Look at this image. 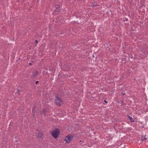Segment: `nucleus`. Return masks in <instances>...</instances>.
<instances>
[{"label": "nucleus", "instance_id": "nucleus-1", "mask_svg": "<svg viewBox=\"0 0 148 148\" xmlns=\"http://www.w3.org/2000/svg\"><path fill=\"white\" fill-rule=\"evenodd\" d=\"M59 130L58 129H56L51 132V134L54 138H56L59 136Z\"/></svg>", "mask_w": 148, "mask_h": 148}, {"label": "nucleus", "instance_id": "nucleus-2", "mask_svg": "<svg viewBox=\"0 0 148 148\" xmlns=\"http://www.w3.org/2000/svg\"><path fill=\"white\" fill-rule=\"evenodd\" d=\"M55 103L57 106H60L63 103V101L60 97H56L55 99Z\"/></svg>", "mask_w": 148, "mask_h": 148}, {"label": "nucleus", "instance_id": "nucleus-3", "mask_svg": "<svg viewBox=\"0 0 148 148\" xmlns=\"http://www.w3.org/2000/svg\"><path fill=\"white\" fill-rule=\"evenodd\" d=\"M73 138V136L72 135H68L66 137L65 141L66 143H69L72 140Z\"/></svg>", "mask_w": 148, "mask_h": 148}, {"label": "nucleus", "instance_id": "nucleus-4", "mask_svg": "<svg viewBox=\"0 0 148 148\" xmlns=\"http://www.w3.org/2000/svg\"><path fill=\"white\" fill-rule=\"evenodd\" d=\"M38 72L36 70L34 71V72L33 73V74L32 75L33 77L36 76L37 75H38Z\"/></svg>", "mask_w": 148, "mask_h": 148}, {"label": "nucleus", "instance_id": "nucleus-5", "mask_svg": "<svg viewBox=\"0 0 148 148\" xmlns=\"http://www.w3.org/2000/svg\"><path fill=\"white\" fill-rule=\"evenodd\" d=\"M128 118L130 120V121H131V122H133V123L134 122V120L132 118V117H131L130 116H128Z\"/></svg>", "mask_w": 148, "mask_h": 148}, {"label": "nucleus", "instance_id": "nucleus-6", "mask_svg": "<svg viewBox=\"0 0 148 148\" xmlns=\"http://www.w3.org/2000/svg\"><path fill=\"white\" fill-rule=\"evenodd\" d=\"M43 136V135L42 133H40L38 134V138L42 137Z\"/></svg>", "mask_w": 148, "mask_h": 148}, {"label": "nucleus", "instance_id": "nucleus-7", "mask_svg": "<svg viewBox=\"0 0 148 148\" xmlns=\"http://www.w3.org/2000/svg\"><path fill=\"white\" fill-rule=\"evenodd\" d=\"M35 42L36 43H38V41L37 40H36L35 41Z\"/></svg>", "mask_w": 148, "mask_h": 148}, {"label": "nucleus", "instance_id": "nucleus-8", "mask_svg": "<svg viewBox=\"0 0 148 148\" xmlns=\"http://www.w3.org/2000/svg\"><path fill=\"white\" fill-rule=\"evenodd\" d=\"M59 5H56V8H57L58 7H59Z\"/></svg>", "mask_w": 148, "mask_h": 148}, {"label": "nucleus", "instance_id": "nucleus-9", "mask_svg": "<svg viewBox=\"0 0 148 148\" xmlns=\"http://www.w3.org/2000/svg\"><path fill=\"white\" fill-rule=\"evenodd\" d=\"M104 101L105 103H108V102L106 100H104Z\"/></svg>", "mask_w": 148, "mask_h": 148}, {"label": "nucleus", "instance_id": "nucleus-10", "mask_svg": "<svg viewBox=\"0 0 148 148\" xmlns=\"http://www.w3.org/2000/svg\"><path fill=\"white\" fill-rule=\"evenodd\" d=\"M38 82V81H37L36 82V84H37Z\"/></svg>", "mask_w": 148, "mask_h": 148}, {"label": "nucleus", "instance_id": "nucleus-11", "mask_svg": "<svg viewBox=\"0 0 148 148\" xmlns=\"http://www.w3.org/2000/svg\"><path fill=\"white\" fill-rule=\"evenodd\" d=\"M145 54H144V56L143 57H142V58H144L145 57Z\"/></svg>", "mask_w": 148, "mask_h": 148}, {"label": "nucleus", "instance_id": "nucleus-12", "mask_svg": "<svg viewBox=\"0 0 148 148\" xmlns=\"http://www.w3.org/2000/svg\"><path fill=\"white\" fill-rule=\"evenodd\" d=\"M29 64L30 65H31L32 64L31 63H29Z\"/></svg>", "mask_w": 148, "mask_h": 148}, {"label": "nucleus", "instance_id": "nucleus-13", "mask_svg": "<svg viewBox=\"0 0 148 148\" xmlns=\"http://www.w3.org/2000/svg\"><path fill=\"white\" fill-rule=\"evenodd\" d=\"M92 57H94V55H93V56H92Z\"/></svg>", "mask_w": 148, "mask_h": 148}]
</instances>
